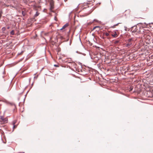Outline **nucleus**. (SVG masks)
Returning <instances> with one entry per match:
<instances>
[{
    "label": "nucleus",
    "instance_id": "obj_21",
    "mask_svg": "<svg viewBox=\"0 0 153 153\" xmlns=\"http://www.w3.org/2000/svg\"><path fill=\"white\" fill-rule=\"evenodd\" d=\"M113 8H112V10H111V11H113Z\"/></svg>",
    "mask_w": 153,
    "mask_h": 153
},
{
    "label": "nucleus",
    "instance_id": "obj_12",
    "mask_svg": "<svg viewBox=\"0 0 153 153\" xmlns=\"http://www.w3.org/2000/svg\"><path fill=\"white\" fill-rule=\"evenodd\" d=\"M2 32L3 33H4V31L5 30V27H3L2 28Z\"/></svg>",
    "mask_w": 153,
    "mask_h": 153
},
{
    "label": "nucleus",
    "instance_id": "obj_13",
    "mask_svg": "<svg viewBox=\"0 0 153 153\" xmlns=\"http://www.w3.org/2000/svg\"><path fill=\"white\" fill-rule=\"evenodd\" d=\"M16 123V122H13V128H14L16 127V126L15 125V124Z\"/></svg>",
    "mask_w": 153,
    "mask_h": 153
},
{
    "label": "nucleus",
    "instance_id": "obj_9",
    "mask_svg": "<svg viewBox=\"0 0 153 153\" xmlns=\"http://www.w3.org/2000/svg\"><path fill=\"white\" fill-rule=\"evenodd\" d=\"M120 23H117V24H116L114 25L113 26H111V27L114 28L116 26H117L119 24H120Z\"/></svg>",
    "mask_w": 153,
    "mask_h": 153
},
{
    "label": "nucleus",
    "instance_id": "obj_17",
    "mask_svg": "<svg viewBox=\"0 0 153 153\" xmlns=\"http://www.w3.org/2000/svg\"><path fill=\"white\" fill-rule=\"evenodd\" d=\"M22 14L24 16L25 15V14H24V12L23 11L22 12Z\"/></svg>",
    "mask_w": 153,
    "mask_h": 153
},
{
    "label": "nucleus",
    "instance_id": "obj_18",
    "mask_svg": "<svg viewBox=\"0 0 153 153\" xmlns=\"http://www.w3.org/2000/svg\"><path fill=\"white\" fill-rule=\"evenodd\" d=\"M65 2H66L67 1V0H64Z\"/></svg>",
    "mask_w": 153,
    "mask_h": 153
},
{
    "label": "nucleus",
    "instance_id": "obj_11",
    "mask_svg": "<svg viewBox=\"0 0 153 153\" xmlns=\"http://www.w3.org/2000/svg\"><path fill=\"white\" fill-rule=\"evenodd\" d=\"M10 34L12 35H14V30H12L10 32Z\"/></svg>",
    "mask_w": 153,
    "mask_h": 153
},
{
    "label": "nucleus",
    "instance_id": "obj_1",
    "mask_svg": "<svg viewBox=\"0 0 153 153\" xmlns=\"http://www.w3.org/2000/svg\"><path fill=\"white\" fill-rule=\"evenodd\" d=\"M132 32L135 33L136 34L137 33L143 34L144 33L145 30L144 28L137 25L136 26H134L132 27L131 29Z\"/></svg>",
    "mask_w": 153,
    "mask_h": 153
},
{
    "label": "nucleus",
    "instance_id": "obj_6",
    "mask_svg": "<svg viewBox=\"0 0 153 153\" xmlns=\"http://www.w3.org/2000/svg\"><path fill=\"white\" fill-rule=\"evenodd\" d=\"M1 120L4 122H7V118H4V117L3 116L1 117Z\"/></svg>",
    "mask_w": 153,
    "mask_h": 153
},
{
    "label": "nucleus",
    "instance_id": "obj_19",
    "mask_svg": "<svg viewBox=\"0 0 153 153\" xmlns=\"http://www.w3.org/2000/svg\"><path fill=\"white\" fill-rule=\"evenodd\" d=\"M9 28H10V27H7V28L8 29H9Z\"/></svg>",
    "mask_w": 153,
    "mask_h": 153
},
{
    "label": "nucleus",
    "instance_id": "obj_16",
    "mask_svg": "<svg viewBox=\"0 0 153 153\" xmlns=\"http://www.w3.org/2000/svg\"><path fill=\"white\" fill-rule=\"evenodd\" d=\"M119 42V41H117L115 42V44Z\"/></svg>",
    "mask_w": 153,
    "mask_h": 153
},
{
    "label": "nucleus",
    "instance_id": "obj_7",
    "mask_svg": "<svg viewBox=\"0 0 153 153\" xmlns=\"http://www.w3.org/2000/svg\"><path fill=\"white\" fill-rule=\"evenodd\" d=\"M69 24L68 23H66L65 25H64L62 28L60 29V30H62L65 29L66 27L68 26Z\"/></svg>",
    "mask_w": 153,
    "mask_h": 153
},
{
    "label": "nucleus",
    "instance_id": "obj_3",
    "mask_svg": "<svg viewBox=\"0 0 153 153\" xmlns=\"http://www.w3.org/2000/svg\"><path fill=\"white\" fill-rule=\"evenodd\" d=\"M134 41L132 38H129L126 41V46L129 47L133 45V43Z\"/></svg>",
    "mask_w": 153,
    "mask_h": 153
},
{
    "label": "nucleus",
    "instance_id": "obj_20",
    "mask_svg": "<svg viewBox=\"0 0 153 153\" xmlns=\"http://www.w3.org/2000/svg\"><path fill=\"white\" fill-rule=\"evenodd\" d=\"M96 27H94V29Z\"/></svg>",
    "mask_w": 153,
    "mask_h": 153
},
{
    "label": "nucleus",
    "instance_id": "obj_14",
    "mask_svg": "<svg viewBox=\"0 0 153 153\" xmlns=\"http://www.w3.org/2000/svg\"><path fill=\"white\" fill-rule=\"evenodd\" d=\"M104 34H105V36H109V33H104Z\"/></svg>",
    "mask_w": 153,
    "mask_h": 153
},
{
    "label": "nucleus",
    "instance_id": "obj_8",
    "mask_svg": "<svg viewBox=\"0 0 153 153\" xmlns=\"http://www.w3.org/2000/svg\"><path fill=\"white\" fill-rule=\"evenodd\" d=\"M53 8L54 7L53 5L51 4V7H50V10H52L53 9Z\"/></svg>",
    "mask_w": 153,
    "mask_h": 153
},
{
    "label": "nucleus",
    "instance_id": "obj_10",
    "mask_svg": "<svg viewBox=\"0 0 153 153\" xmlns=\"http://www.w3.org/2000/svg\"><path fill=\"white\" fill-rule=\"evenodd\" d=\"M39 13H38V12H36V13H35V14L34 15V16L36 17V16H38L39 15Z\"/></svg>",
    "mask_w": 153,
    "mask_h": 153
},
{
    "label": "nucleus",
    "instance_id": "obj_5",
    "mask_svg": "<svg viewBox=\"0 0 153 153\" xmlns=\"http://www.w3.org/2000/svg\"><path fill=\"white\" fill-rule=\"evenodd\" d=\"M111 36L114 38L117 37L118 35L116 31H114L111 32Z\"/></svg>",
    "mask_w": 153,
    "mask_h": 153
},
{
    "label": "nucleus",
    "instance_id": "obj_2",
    "mask_svg": "<svg viewBox=\"0 0 153 153\" xmlns=\"http://www.w3.org/2000/svg\"><path fill=\"white\" fill-rule=\"evenodd\" d=\"M100 3H97L95 6H93V5H91L90 3H88V7L87 8L88 10H90V12L91 13L98 6L100 5Z\"/></svg>",
    "mask_w": 153,
    "mask_h": 153
},
{
    "label": "nucleus",
    "instance_id": "obj_15",
    "mask_svg": "<svg viewBox=\"0 0 153 153\" xmlns=\"http://www.w3.org/2000/svg\"><path fill=\"white\" fill-rule=\"evenodd\" d=\"M54 66L55 67H59V66L57 65H54Z\"/></svg>",
    "mask_w": 153,
    "mask_h": 153
},
{
    "label": "nucleus",
    "instance_id": "obj_4",
    "mask_svg": "<svg viewBox=\"0 0 153 153\" xmlns=\"http://www.w3.org/2000/svg\"><path fill=\"white\" fill-rule=\"evenodd\" d=\"M144 34L143 37L147 40L149 41L151 39V37L149 35V32H147L145 30L144 33L143 34Z\"/></svg>",
    "mask_w": 153,
    "mask_h": 153
}]
</instances>
